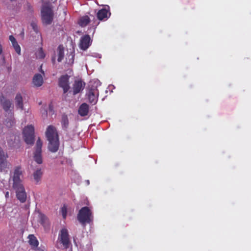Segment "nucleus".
Returning <instances> with one entry per match:
<instances>
[{"instance_id":"obj_18","label":"nucleus","mask_w":251,"mask_h":251,"mask_svg":"<svg viewBox=\"0 0 251 251\" xmlns=\"http://www.w3.org/2000/svg\"><path fill=\"white\" fill-rule=\"evenodd\" d=\"M32 82L35 86L37 87L41 86L43 83V78L41 75L39 74H36L33 78Z\"/></svg>"},{"instance_id":"obj_24","label":"nucleus","mask_w":251,"mask_h":251,"mask_svg":"<svg viewBox=\"0 0 251 251\" xmlns=\"http://www.w3.org/2000/svg\"><path fill=\"white\" fill-rule=\"evenodd\" d=\"M42 175L43 172L41 169H37L33 173V178L34 180L36 181V182H38L40 181L41 178L42 176Z\"/></svg>"},{"instance_id":"obj_34","label":"nucleus","mask_w":251,"mask_h":251,"mask_svg":"<svg viewBox=\"0 0 251 251\" xmlns=\"http://www.w3.org/2000/svg\"><path fill=\"white\" fill-rule=\"evenodd\" d=\"M99 24V22H97L96 24V25H97L98 24Z\"/></svg>"},{"instance_id":"obj_26","label":"nucleus","mask_w":251,"mask_h":251,"mask_svg":"<svg viewBox=\"0 0 251 251\" xmlns=\"http://www.w3.org/2000/svg\"><path fill=\"white\" fill-rule=\"evenodd\" d=\"M61 212L63 218L65 219L67 216V208L65 205H64L61 208Z\"/></svg>"},{"instance_id":"obj_14","label":"nucleus","mask_w":251,"mask_h":251,"mask_svg":"<svg viewBox=\"0 0 251 251\" xmlns=\"http://www.w3.org/2000/svg\"><path fill=\"white\" fill-rule=\"evenodd\" d=\"M7 157L2 149L0 147V169L1 171L8 168L9 165L6 161Z\"/></svg>"},{"instance_id":"obj_6","label":"nucleus","mask_w":251,"mask_h":251,"mask_svg":"<svg viewBox=\"0 0 251 251\" xmlns=\"http://www.w3.org/2000/svg\"><path fill=\"white\" fill-rule=\"evenodd\" d=\"M13 188L15 191L17 199L22 203L25 202L26 200L27 195L23 185H15L13 186Z\"/></svg>"},{"instance_id":"obj_31","label":"nucleus","mask_w":251,"mask_h":251,"mask_svg":"<svg viewBox=\"0 0 251 251\" xmlns=\"http://www.w3.org/2000/svg\"><path fill=\"white\" fill-rule=\"evenodd\" d=\"M8 196V192H7L6 195H5V196L7 197Z\"/></svg>"},{"instance_id":"obj_17","label":"nucleus","mask_w":251,"mask_h":251,"mask_svg":"<svg viewBox=\"0 0 251 251\" xmlns=\"http://www.w3.org/2000/svg\"><path fill=\"white\" fill-rule=\"evenodd\" d=\"M60 122L62 129L66 131L69 127V122L68 116L66 114L62 115Z\"/></svg>"},{"instance_id":"obj_33","label":"nucleus","mask_w":251,"mask_h":251,"mask_svg":"<svg viewBox=\"0 0 251 251\" xmlns=\"http://www.w3.org/2000/svg\"><path fill=\"white\" fill-rule=\"evenodd\" d=\"M8 123H9V122H7V123H6V125H7V126H9V125H8Z\"/></svg>"},{"instance_id":"obj_32","label":"nucleus","mask_w":251,"mask_h":251,"mask_svg":"<svg viewBox=\"0 0 251 251\" xmlns=\"http://www.w3.org/2000/svg\"><path fill=\"white\" fill-rule=\"evenodd\" d=\"M49 108H50V109H51V105H50V106H49Z\"/></svg>"},{"instance_id":"obj_10","label":"nucleus","mask_w":251,"mask_h":251,"mask_svg":"<svg viewBox=\"0 0 251 251\" xmlns=\"http://www.w3.org/2000/svg\"><path fill=\"white\" fill-rule=\"evenodd\" d=\"M0 102L3 110L6 112L10 111L11 116H13V112H12L13 111V106L11 101L2 96L0 99Z\"/></svg>"},{"instance_id":"obj_9","label":"nucleus","mask_w":251,"mask_h":251,"mask_svg":"<svg viewBox=\"0 0 251 251\" xmlns=\"http://www.w3.org/2000/svg\"><path fill=\"white\" fill-rule=\"evenodd\" d=\"M92 42V40L89 35L86 34L82 36L79 44V48L83 50H86L91 46Z\"/></svg>"},{"instance_id":"obj_8","label":"nucleus","mask_w":251,"mask_h":251,"mask_svg":"<svg viewBox=\"0 0 251 251\" xmlns=\"http://www.w3.org/2000/svg\"><path fill=\"white\" fill-rule=\"evenodd\" d=\"M69 78L68 75H64L58 79V86L63 89L64 94L66 93L70 89Z\"/></svg>"},{"instance_id":"obj_7","label":"nucleus","mask_w":251,"mask_h":251,"mask_svg":"<svg viewBox=\"0 0 251 251\" xmlns=\"http://www.w3.org/2000/svg\"><path fill=\"white\" fill-rule=\"evenodd\" d=\"M42 142L40 138H39L36 142L35 146V151L34 153L33 158L36 162L39 164H41L43 162L42 156Z\"/></svg>"},{"instance_id":"obj_11","label":"nucleus","mask_w":251,"mask_h":251,"mask_svg":"<svg viewBox=\"0 0 251 251\" xmlns=\"http://www.w3.org/2000/svg\"><path fill=\"white\" fill-rule=\"evenodd\" d=\"M99 90L96 87H91L88 93V98L91 103L95 104L98 99Z\"/></svg>"},{"instance_id":"obj_5","label":"nucleus","mask_w":251,"mask_h":251,"mask_svg":"<svg viewBox=\"0 0 251 251\" xmlns=\"http://www.w3.org/2000/svg\"><path fill=\"white\" fill-rule=\"evenodd\" d=\"M58 240L65 248L67 249L69 247L71 241L67 228H64L60 230L58 235Z\"/></svg>"},{"instance_id":"obj_12","label":"nucleus","mask_w":251,"mask_h":251,"mask_svg":"<svg viewBox=\"0 0 251 251\" xmlns=\"http://www.w3.org/2000/svg\"><path fill=\"white\" fill-rule=\"evenodd\" d=\"M85 86V83L81 79H76L73 84V94L75 95L81 92Z\"/></svg>"},{"instance_id":"obj_25","label":"nucleus","mask_w":251,"mask_h":251,"mask_svg":"<svg viewBox=\"0 0 251 251\" xmlns=\"http://www.w3.org/2000/svg\"><path fill=\"white\" fill-rule=\"evenodd\" d=\"M36 56L38 58L43 59L45 57V53H44L43 48H40L36 53Z\"/></svg>"},{"instance_id":"obj_29","label":"nucleus","mask_w":251,"mask_h":251,"mask_svg":"<svg viewBox=\"0 0 251 251\" xmlns=\"http://www.w3.org/2000/svg\"><path fill=\"white\" fill-rule=\"evenodd\" d=\"M2 52V46H0V54Z\"/></svg>"},{"instance_id":"obj_2","label":"nucleus","mask_w":251,"mask_h":251,"mask_svg":"<svg viewBox=\"0 0 251 251\" xmlns=\"http://www.w3.org/2000/svg\"><path fill=\"white\" fill-rule=\"evenodd\" d=\"M92 212L87 206L82 207L77 214L78 221L83 225L86 223H90L93 221Z\"/></svg>"},{"instance_id":"obj_27","label":"nucleus","mask_w":251,"mask_h":251,"mask_svg":"<svg viewBox=\"0 0 251 251\" xmlns=\"http://www.w3.org/2000/svg\"><path fill=\"white\" fill-rule=\"evenodd\" d=\"M32 27V28L33 29V30L36 32H37L38 31V27H37V25L34 23H31V24Z\"/></svg>"},{"instance_id":"obj_1","label":"nucleus","mask_w":251,"mask_h":251,"mask_svg":"<svg viewBox=\"0 0 251 251\" xmlns=\"http://www.w3.org/2000/svg\"><path fill=\"white\" fill-rule=\"evenodd\" d=\"M46 136L49 141V151L52 152H56L59 148V142L56 128L52 125L48 126L46 131Z\"/></svg>"},{"instance_id":"obj_13","label":"nucleus","mask_w":251,"mask_h":251,"mask_svg":"<svg viewBox=\"0 0 251 251\" xmlns=\"http://www.w3.org/2000/svg\"><path fill=\"white\" fill-rule=\"evenodd\" d=\"M22 174L21 167L17 166L15 168L13 176V186L22 185V180L20 179V176Z\"/></svg>"},{"instance_id":"obj_16","label":"nucleus","mask_w":251,"mask_h":251,"mask_svg":"<svg viewBox=\"0 0 251 251\" xmlns=\"http://www.w3.org/2000/svg\"><path fill=\"white\" fill-rule=\"evenodd\" d=\"M78 112L81 116H87L89 112V105L86 103H82L79 106Z\"/></svg>"},{"instance_id":"obj_22","label":"nucleus","mask_w":251,"mask_h":251,"mask_svg":"<svg viewBox=\"0 0 251 251\" xmlns=\"http://www.w3.org/2000/svg\"><path fill=\"white\" fill-rule=\"evenodd\" d=\"M57 52H58V58L57 61L58 62H61L64 56V48L62 45H59L57 48Z\"/></svg>"},{"instance_id":"obj_20","label":"nucleus","mask_w":251,"mask_h":251,"mask_svg":"<svg viewBox=\"0 0 251 251\" xmlns=\"http://www.w3.org/2000/svg\"><path fill=\"white\" fill-rule=\"evenodd\" d=\"M9 40L11 41L12 46L14 48L15 51L18 54H21V48L17 43L16 39L13 35H10L9 36Z\"/></svg>"},{"instance_id":"obj_23","label":"nucleus","mask_w":251,"mask_h":251,"mask_svg":"<svg viewBox=\"0 0 251 251\" xmlns=\"http://www.w3.org/2000/svg\"><path fill=\"white\" fill-rule=\"evenodd\" d=\"M28 238L29 239L28 242L30 245L34 247H37L38 246L39 242L34 235L30 234Z\"/></svg>"},{"instance_id":"obj_35","label":"nucleus","mask_w":251,"mask_h":251,"mask_svg":"<svg viewBox=\"0 0 251 251\" xmlns=\"http://www.w3.org/2000/svg\"><path fill=\"white\" fill-rule=\"evenodd\" d=\"M45 112H46V114L47 115V111H45Z\"/></svg>"},{"instance_id":"obj_28","label":"nucleus","mask_w":251,"mask_h":251,"mask_svg":"<svg viewBox=\"0 0 251 251\" xmlns=\"http://www.w3.org/2000/svg\"><path fill=\"white\" fill-rule=\"evenodd\" d=\"M46 219H47V218H46V217L45 215H41V222H42V224L44 223Z\"/></svg>"},{"instance_id":"obj_21","label":"nucleus","mask_w":251,"mask_h":251,"mask_svg":"<svg viewBox=\"0 0 251 251\" xmlns=\"http://www.w3.org/2000/svg\"><path fill=\"white\" fill-rule=\"evenodd\" d=\"M90 22V18L88 16H84L80 18L78 24L81 27H84L86 26Z\"/></svg>"},{"instance_id":"obj_4","label":"nucleus","mask_w":251,"mask_h":251,"mask_svg":"<svg viewBox=\"0 0 251 251\" xmlns=\"http://www.w3.org/2000/svg\"><path fill=\"white\" fill-rule=\"evenodd\" d=\"M23 136L24 140L27 144L33 145L35 140L34 126L29 125L25 127L23 130Z\"/></svg>"},{"instance_id":"obj_19","label":"nucleus","mask_w":251,"mask_h":251,"mask_svg":"<svg viewBox=\"0 0 251 251\" xmlns=\"http://www.w3.org/2000/svg\"><path fill=\"white\" fill-rule=\"evenodd\" d=\"M15 103L17 108L23 110V98L20 93H17L15 97Z\"/></svg>"},{"instance_id":"obj_3","label":"nucleus","mask_w":251,"mask_h":251,"mask_svg":"<svg viewBox=\"0 0 251 251\" xmlns=\"http://www.w3.org/2000/svg\"><path fill=\"white\" fill-rule=\"evenodd\" d=\"M53 13L48 5H44L41 10V19L43 24L50 25L53 21Z\"/></svg>"},{"instance_id":"obj_36","label":"nucleus","mask_w":251,"mask_h":251,"mask_svg":"<svg viewBox=\"0 0 251 251\" xmlns=\"http://www.w3.org/2000/svg\"><path fill=\"white\" fill-rule=\"evenodd\" d=\"M41 72L43 73V74H44V71H42Z\"/></svg>"},{"instance_id":"obj_30","label":"nucleus","mask_w":251,"mask_h":251,"mask_svg":"<svg viewBox=\"0 0 251 251\" xmlns=\"http://www.w3.org/2000/svg\"><path fill=\"white\" fill-rule=\"evenodd\" d=\"M14 121H12L11 122H10V126H12L14 124Z\"/></svg>"},{"instance_id":"obj_15","label":"nucleus","mask_w":251,"mask_h":251,"mask_svg":"<svg viewBox=\"0 0 251 251\" xmlns=\"http://www.w3.org/2000/svg\"><path fill=\"white\" fill-rule=\"evenodd\" d=\"M111 13L110 11L106 8H102L98 11L97 16L100 21H105L110 17Z\"/></svg>"}]
</instances>
